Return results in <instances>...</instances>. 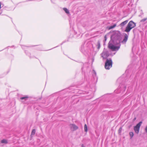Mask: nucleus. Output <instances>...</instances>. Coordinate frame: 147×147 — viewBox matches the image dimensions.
Listing matches in <instances>:
<instances>
[{
    "label": "nucleus",
    "mask_w": 147,
    "mask_h": 147,
    "mask_svg": "<svg viewBox=\"0 0 147 147\" xmlns=\"http://www.w3.org/2000/svg\"><path fill=\"white\" fill-rule=\"evenodd\" d=\"M121 35V33L117 31L111 36V40L109 43L108 47L112 51H117L120 48Z\"/></svg>",
    "instance_id": "nucleus-1"
},
{
    "label": "nucleus",
    "mask_w": 147,
    "mask_h": 147,
    "mask_svg": "<svg viewBox=\"0 0 147 147\" xmlns=\"http://www.w3.org/2000/svg\"><path fill=\"white\" fill-rule=\"evenodd\" d=\"M136 23L132 21H130L126 27L125 30V32L129 33L132 28L136 27Z\"/></svg>",
    "instance_id": "nucleus-2"
},
{
    "label": "nucleus",
    "mask_w": 147,
    "mask_h": 147,
    "mask_svg": "<svg viewBox=\"0 0 147 147\" xmlns=\"http://www.w3.org/2000/svg\"><path fill=\"white\" fill-rule=\"evenodd\" d=\"M112 61L111 59H107L105 63V68L106 69H109L112 67Z\"/></svg>",
    "instance_id": "nucleus-3"
},
{
    "label": "nucleus",
    "mask_w": 147,
    "mask_h": 147,
    "mask_svg": "<svg viewBox=\"0 0 147 147\" xmlns=\"http://www.w3.org/2000/svg\"><path fill=\"white\" fill-rule=\"evenodd\" d=\"M142 123V122L140 121L134 127V129L135 132L137 134L139 133L140 127Z\"/></svg>",
    "instance_id": "nucleus-4"
},
{
    "label": "nucleus",
    "mask_w": 147,
    "mask_h": 147,
    "mask_svg": "<svg viewBox=\"0 0 147 147\" xmlns=\"http://www.w3.org/2000/svg\"><path fill=\"white\" fill-rule=\"evenodd\" d=\"M101 57L103 59H106L109 56V54L107 51L104 50L101 54Z\"/></svg>",
    "instance_id": "nucleus-5"
},
{
    "label": "nucleus",
    "mask_w": 147,
    "mask_h": 147,
    "mask_svg": "<svg viewBox=\"0 0 147 147\" xmlns=\"http://www.w3.org/2000/svg\"><path fill=\"white\" fill-rule=\"evenodd\" d=\"M69 126L71 130L73 131H76L78 129V127L74 123L70 124Z\"/></svg>",
    "instance_id": "nucleus-6"
},
{
    "label": "nucleus",
    "mask_w": 147,
    "mask_h": 147,
    "mask_svg": "<svg viewBox=\"0 0 147 147\" xmlns=\"http://www.w3.org/2000/svg\"><path fill=\"white\" fill-rule=\"evenodd\" d=\"M128 38V35L127 34L125 33L124 34V38L123 40L121 41V43L125 44Z\"/></svg>",
    "instance_id": "nucleus-7"
},
{
    "label": "nucleus",
    "mask_w": 147,
    "mask_h": 147,
    "mask_svg": "<svg viewBox=\"0 0 147 147\" xmlns=\"http://www.w3.org/2000/svg\"><path fill=\"white\" fill-rule=\"evenodd\" d=\"M128 21V20H127L122 22L120 24V26L122 27L124 26L127 23Z\"/></svg>",
    "instance_id": "nucleus-8"
},
{
    "label": "nucleus",
    "mask_w": 147,
    "mask_h": 147,
    "mask_svg": "<svg viewBox=\"0 0 147 147\" xmlns=\"http://www.w3.org/2000/svg\"><path fill=\"white\" fill-rule=\"evenodd\" d=\"M147 20V18H144L142 20H141L140 22H141L143 24H145L147 22H146V21Z\"/></svg>",
    "instance_id": "nucleus-9"
},
{
    "label": "nucleus",
    "mask_w": 147,
    "mask_h": 147,
    "mask_svg": "<svg viewBox=\"0 0 147 147\" xmlns=\"http://www.w3.org/2000/svg\"><path fill=\"white\" fill-rule=\"evenodd\" d=\"M1 142L2 144H7L8 143L7 140L6 139H3L1 140Z\"/></svg>",
    "instance_id": "nucleus-10"
},
{
    "label": "nucleus",
    "mask_w": 147,
    "mask_h": 147,
    "mask_svg": "<svg viewBox=\"0 0 147 147\" xmlns=\"http://www.w3.org/2000/svg\"><path fill=\"white\" fill-rule=\"evenodd\" d=\"M100 42L99 41H98L97 42V44L96 45V46L97 47V48L98 49H99L100 48Z\"/></svg>",
    "instance_id": "nucleus-11"
},
{
    "label": "nucleus",
    "mask_w": 147,
    "mask_h": 147,
    "mask_svg": "<svg viewBox=\"0 0 147 147\" xmlns=\"http://www.w3.org/2000/svg\"><path fill=\"white\" fill-rule=\"evenodd\" d=\"M63 9L67 13L69 14V11L67 8H64Z\"/></svg>",
    "instance_id": "nucleus-12"
},
{
    "label": "nucleus",
    "mask_w": 147,
    "mask_h": 147,
    "mask_svg": "<svg viewBox=\"0 0 147 147\" xmlns=\"http://www.w3.org/2000/svg\"><path fill=\"white\" fill-rule=\"evenodd\" d=\"M116 26V24H114L113 26H110L109 28V29H111L114 28Z\"/></svg>",
    "instance_id": "nucleus-13"
},
{
    "label": "nucleus",
    "mask_w": 147,
    "mask_h": 147,
    "mask_svg": "<svg viewBox=\"0 0 147 147\" xmlns=\"http://www.w3.org/2000/svg\"><path fill=\"white\" fill-rule=\"evenodd\" d=\"M35 132H36V131H35V129H33L32 130V133H31V136H32V135H34V134H35Z\"/></svg>",
    "instance_id": "nucleus-14"
},
{
    "label": "nucleus",
    "mask_w": 147,
    "mask_h": 147,
    "mask_svg": "<svg viewBox=\"0 0 147 147\" xmlns=\"http://www.w3.org/2000/svg\"><path fill=\"white\" fill-rule=\"evenodd\" d=\"M84 130L85 131L87 132V127L86 124H85L84 126Z\"/></svg>",
    "instance_id": "nucleus-15"
},
{
    "label": "nucleus",
    "mask_w": 147,
    "mask_h": 147,
    "mask_svg": "<svg viewBox=\"0 0 147 147\" xmlns=\"http://www.w3.org/2000/svg\"><path fill=\"white\" fill-rule=\"evenodd\" d=\"M129 135L131 138H132L134 136V133L132 132H131L129 133Z\"/></svg>",
    "instance_id": "nucleus-16"
},
{
    "label": "nucleus",
    "mask_w": 147,
    "mask_h": 147,
    "mask_svg": "<svg viewBox=\"0 0 147 147\" xmlns=\"http://www.w3.org/2000/svg\"><path fill=\"white\" fill-rule=\"evenodd\" d=\"M28 98V96H26L21 97L20 99L21 100L25 99L26 100Z\"/></svg>",
    "instance_id": "nucleus-17"
},
{
    "label": "nucleus",
    "mask_w": 147,
    "mask_h": 147,
    "mask_svg": "<svg viewBox=\"0 0 147 147\" xmlns=\"http://www.w3.org/2000/svg\"><path fill=\"white\" fill-rule=\"evenodd\" d=\"M122 128L121 127H120L119 128V131H118L119 133L120 134L121 133V131H122Z\"/></svg>",
    "instance_id": "nucleus-18"
},
{
    "label": "nucleus",
    "mask_w": 147,
    "mask_h": 147,
    "mask_svg": "<svg viewBox=\"0 0 147 147\" xmlns=\"http://www.w3.org/2000/svg\"><path fill=\"white\" fill-rule=\"evenodd\" d=\"M104 38H105V41H106V40H107V36H106V35L105 36Z\"/></svg>",
    "instance_id": "nucleus-19"
},
{
    "label": "nucleus",
    "mask_w": 147,
    "mask_h": 147,
    "mask_svg": "<svg viewBox=\"0 0 147 147\" xmlns=\"http://www.w3.org/2000/svg\"><path fill=\"white\" fill-rule=\"evenodd\" d=\"M82 147H85L84 146V145L83 144H82Z\"/></svg>",
    "instance_id": "nucleus-20"
},
{
    "label": "nucleus",
    "mask_w": 147,
    "mask_h": 147,
    "mask_svg": "<svg viewBox=\"0 0 147 147\" xmlns=\"http://www.w3.org/2000/svg\"><path fill=\"white\" fill-rule=\"evenodd\" d=\"M1 2H0V9L1 8Z\"/></svg>",
    "instance_id": "nucleus-21"
}]
</instances>
